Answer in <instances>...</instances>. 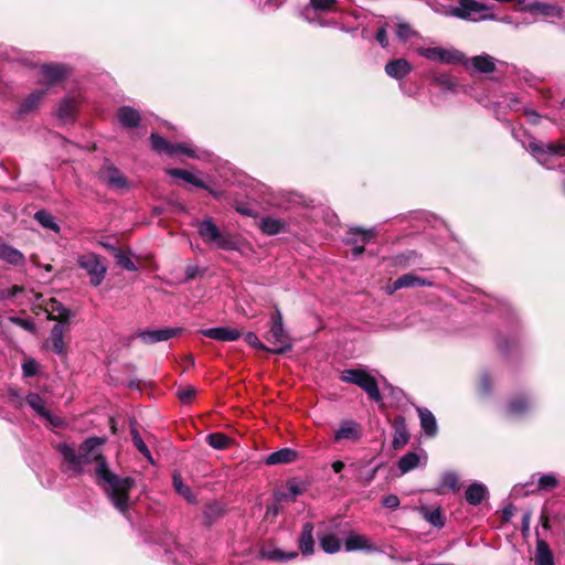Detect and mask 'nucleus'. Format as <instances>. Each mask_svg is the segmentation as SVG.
I'll return each instance as SVG.
<instances>
[{"label":"nucleus","instance_id":"obj_1","mask_svg":"<svg viewBox=\"0 0 565 565\" xmlns=\"http://www.w3.org/2000/svg\"><path fill=\"white\" fill-rule=\"evenodd\" d=\"M106 439L89 437L78 448L73 444L61 443L56 449L63 458L62 471L77 477L84 473L85 467L95 463V473L98 483L103 487L113 505L122 514L130 508L129 492L135 487V480L129 477H119L113 473L102 454V446Z\"/></svg>","mask_w":565,"mask_h":565},{"label":"nucleus","instance_id":"obj_2","mask_svg":"<svg viewBox=\"0 0 565 565\" xmlns=\"http://www.w3.org/2000/svg\"><path fill=\"white\" fill-rule=\"evenodd\" d=\"M193 226L198 228L202 241L210 246L223 250H236L238 248V244L234 237L227 232H222L212 217L195 221L193 222Z\"/></svg>","mask_w":565,"mask_h":565},{"label":"nucleus","instance_id":"obj_3","mask_svg":"<svg viewBox=\"0 0 565 565\" xmlns=\"http://www.w3.org/2000/svg\"><path fill=\"white\" fill-rule=\"evenodd\" d=\"M77 266L83 269L89 277V282L94 287H98L106 277L107 265L104 258L96 253L87 252L76 256Z\"/></svg>","mask_w":565,"mask_h":565},{"label":"nucleus","instance_id":"obj_4","mask_svg":"<svg viewBox=\"0 0 565 565\" xmlns=\"http://www.w3.org/2000/svg\"><path fill=\"white\" fill-rule=\"evenodd\" d=\"M264 338L273 345V348L268 349V351L273 353L280 354L291 350V342L284 329L282 316L279 309H276L273 313L270 318V329L266 332Z\"/></svg>","mask_w":565,"mask_h":565},{"label":"nucleus","instance_id":"obj_5","mask_svg":"<svg viewBox=\"0 0 565 565\" xmlns=\"http://www.w3.org/2000/svg\"><path fill=\"white\" fill-rule=\"evenodd\" d=\"M527 150L540 164L551 169L554 164V159L565 157V141H531Z\"/></svg>","mask_w":565,"mask_h":565},{"label":"nucleus","instance_id":"obj_6","mask_svg":"<svg viewBox=\"0 0 565 565\" xmlns=\"http://www.w3.org/2000/svg\"><path fill=\"white\" fill-rule=\"evenodd\" d=\"M341 381L352 383L361 387L369 397L375 402L381 399V393L374 376L362 369L344 370L340 376Z\"/></svg>","mask_w":565,"mask_h":565},{"label":"nucleus","instance_id":"obj_7","mask_svg":"<svg viewBox=\"0 0 565 565\" xmlns=\"http://www.w3.org/2000/svg\"><path fill=\"white\" fill-rule=\"evenodd\" d=\"M489 10V7L484 3L475 1V0H460L459 6L454 9V15L472 20H493L495 19L494 14L484 13V11Z\"/></svg>","mask_w":565,"mask_h":565},{"label":"nucleus","instance_id":"obj_8","mask_svg":"<svg viewBox=\"0 0 565 565\" xmlns=\"http://www.w3.org/2000/svg\"><path fill=\"white\" fill-rule=\"evenodd\" d=\"M150 140L152 149L158 153H166L170 157L182 153L190 158H200L189 143H171L157 134H151Z\"/></svg>","mask_w":565,"mask_h":565},{"label":"nucleus","instance_id":"obj_9","mask_svg":"<svg viewBox=\"0 0 565 565\" xmlns=\"http://www.w3.org/2000/svg\"><path fill=\"white\" fill-rule=\"evenodd\" d=\"M417 53L434 62H440L444 64H459L463 62V54L455 49H443L436 47H419Z\"/></svg>","mask_w":565,"mask_h":565},{"label":"nucleus","instance_id":"obj_10","mask_svg":"<svg viewBox=\"0 0 565 565\" xmlns=\"http://www.w3.org/2000/svg\"><path fill=\"white\" fill-rule=\"evenodd\" d=\"M181 332V328H163L158 330L140 331L137 337L146 344H154L174 338Z\"/></svg>","mask_w":565,"mask_h":565},{"label":"nucleus","instance_id":"obj_11","mask_svg":"<svg viewBox=\"0 0 565 565\" xmlns=\"http://www.w3.org/2000/svg\"><path fill=\"white\" fill-rule=\"evenodd\" d=\"M99 179L111 189L121 190L128 186L124 174L111 166H105L100 169Z\"/></svg>","mask_w":565,"mask_h":565},{"label":"nucleus","instance_id":"obj_12","mask_svg":"<svg viewBox=\"0 0 565 565\" xmlns=\"http://www.w3.org/2000/svg\"><path fill=\"white\" fill-rule=\"evenodd\" d=\"M28 405L41 417L49 420L53 426H61L62 420L58 417L53 416L46 408L45 401L36 393H30L26 396Z\"/></svg>","mask_w":565,"mask_h":565},{"label":"nucleus","instance_id":"obj_13","mask_svg":"<svg viewBox=\"0 0 565 565\" xmlns=\"http://www.w3.org/2000/svg\"><path fill=\"white\" fill-rule=\"evenodd\" d=\"M362 437L361 426L354 420H344L334 431V441L342 440L358 441Z\"/></svg>","mask_w":565,"mask_h":565},{"label":"nucleus","instance_id":"obj_14","mask_svg":"<svg viewBox=\"0 0 565 565\" xmlns=\"http://www.w3.org/2000/svg\"><path fill=\"white\" fill-rule=\"evenodd\" d=\"M45 310L49 313V320L58 321L60 324L70 323L71 319L74 316L70 309L64 307L56 299H51L47 302Z\"/></svg>","mask_w":565,"mask_h":565},{"label":"nucleus","instance_id":"obj_15","mask_svg":"<svg viewBox=\"0 0 565 565\" xmlns=\"http://www.w3.org/2000/svg\"><path fill=\"white\" fill-rule=\"evenodd\" d=\"M42 79L41 83L46 86L54 85L62 81L66 74L67 68L61 64H49L41 67Z\"/></svg>","mask_w":565,"mask_h":565},{"label":"nucleus","instance_id":"obj_16","mask_svg":"<svg viewBox=\"0 0 565 565\" xmlns=\"http://www.w3.org/2000/svg\"><path fill=\"white\" fill-rule=\"evenodd\" d=\"M345 551L353 552V551H366V552H377L379 547L371 543L367 536L351 533L348 535L344 542Z\"/></svg>","mask_w":565,"mask_h":565},{"label":"nucleus","instance_id":"obj_17","mask_svg":"<svg viewBox=\"0 0 565 565\" xmlns=\"http://www.w3.org/2000/svg\"><path fill=\"white\" fill-rule=\"evenodd\" d=\"M200 333L217 341H235L242 337L239 330L225 327L203 329Z\"/></svg>","mask_w":565,"mask_h":565},{"label":"nucleus","instance_id":"obj_18","mask_svg":"<svg viewBox=\"0 0 565 565\" xmlns=\"http://www.w3.org/2000/svg\"><path fill=\"white\" fill-rule=\"evenodd\" d=\"M64 332L65 328L63 324H55L51 329L47 339L51 350L58 355H65L67 353V347L66 343L64 342Z\"/></svg>","mask_w":565,"mask_h":565},{"label":"nucleus","instance_id":"obj_19","mask_svg":"<svg viewBox=\"0 0 565 565\" xmlns=\"http://www.w3.org/2000/svg\"><path fill=\"white\" fill-rule=\"evenodd\" d=\"M465 66H471L476 71L480 73H493L495 71V62L494 58L488 54H482L475 56L470 60H466L463 57V62H461Z\"/></svg>","mask_w":565,"mask_h":565},{"label":"nucleus","instance_id":"obj_20","mask_svg":"<svg viewBox=\"0 0 565 565\" xmlns=\"http://www.w3.org/2000/svg\"><path fill=\"white\" fill-rule=\"evenodd\" d=\"M46 94L45 89H36L28 95L20 104L18 114L25 115L36 109Z\"/></svg>","mask_w":565,"mask_h":565},{"label":"nucleus","instance_id":"obj_21","mask_svg":"<svg viewBox=\"0 0 565 565\" xmlns=\"http://www.w3.org/2000/svg\"><path fill=\"white\" fill-rule=\"evenodd\" d=\"M299 548L303 555H311L315 551L313 524L310 522L305 523L302 526Z\"/></svg>","mask_w":565,"mask_h":565},{"label":"nucleus","instance_id":"obj_22","mask_svg":"<svg viewBox=\"0 0 565 565\" xmlns=\"http://www.w3.org/2000/svg\"><path fill=\"white\" fill-rule=\"evenodd\" d=\"M411 70L412 66L405 58L391 61L385 66L386 74L396 79L405 77Z\"/></svg>","mask_w":565,"mask_h":565},{"label":"nucleus","instance_id":"obj_23","mask_svg":"<svg viewBox=\"0 0 565 565\" xmlns=\"http://www.w3.org/2000/svg\"><path fill=\"white\" fill-rule=\"evenodd\" d=\"M258 227L266 235H276L286 231L287 223L280 218L263 217L258 223Z\"/></svg>","mask_w":565,"mask_h":565},{"label":"nucleus","instance_id":"obj_24","mask_svg":"<svg viewBox=\"0 0 565 565\" xmlns=\"http://www.w3.org/2000/svg\"><path fill=\"white\" fill-rule=\"evenodd\" d=\"M433 282L428 281L424 278H420L414 274H405L398 277L393 282V290H398L402 288L416 287V286H431Z\"/></svg>","mask_w":565,"mask_h":565},{"label":"nucleus","instance_id":"obj_25","mask_svg":"<svg viewBox=\"0 0 565 565\" xmlns=\"http://www.w3.org/2000/svg\"><path fill=\"white\" fill-rule=\"evenodd\" d=\"M117 117L119 124L126 128L136 127L140 121L139 113L128 106L119 108Z\"/></svg>","mask_w":565,"mask_h":565},{"label":"nucleus","instance_id":"obj_26","mask_svg":"<svg viewBox=\"0 0 565 565\" xmlns=\"http://www.w3.org/2000/svg\"><path fill=\"white\" fill-rule=\"evenodd\" d=\"M535 565H554V557L548 544L539 540L536 543Z\"/></svg>","mask_w":565,"mask_h":565},{"label":"nucleus","instance_id":"obj_27","mask_svg":"<svg viewBox=\"0 0 565 565\" xmlns=\"http://www.w3.org/2000/svg\"><path fill=\"white\" fill-rule=\"evenodd\" d=\"M297 458V454L295 450L290 448H282L278 451L270 454L266 458L267 465H279V463H289L292 462Z\"/></svg>","mask_w":565,"mask_h":565},{"label":"nucleus","instance_id":"obj_28","mask_svg":"<svg viewBox=\"0 0 565 565\" xmlns=\"http://www.w3.org/2000/svg\"><path fill=\"white\" fill-rule=\"evenodd\" d=\"M487 494V488L482 483L475 482L466 490V500L471 505H478Z\"/></svg>","mask_w":565,"mask_h":565},{"label":"nucleus","instance_id":"obj_29","mask_svg":"<svg viewBox=\"0 0 565 565\" xmlns=\"http://www.w3.org/2000/svg\"><path fill=\"white\" fill-rule=\"evenodd\" d=\"M418 415L425 434L428 436H435L437 433V424L433 413L427 408H418Z\"/></svg>","mask_w":565,"mask_h":565},{"label":"nucleus","instance_id":"obj_30","mask_svg":"<svg viewBox=\"0 0 565 565\" xmlns=\"http://www.w3.org/2000/svg\"><path fill=\"white\" fill-rule=\"evenodd\" d=\"M262 558L273 561V562H282L289 561L297 556L296 552L285 553L279 548H263L260 551Z\"/></svg>","mask_w":565,"mask_h":565},{"label":"nucleus","instance_id":"obj_31","mask_svg":"<svg viewBox=\"0 0 565 565\" xmlns=\"http://www.w3.org/2000/svg\"><path fill=\"white\" fill-rule=\"evenodd\" d=\"M77 103L74 98H64L58 107L57 116L64 121L72 120L76 111Z\"/></svg>","mask_w":565,"mask_h":565},{"label":"nucleus","instance_id":"obj_32","mask_svg":"<svg viewBox=\"0 0 565 565\" xmlns=\"http://www.w3.org/2000/svg\"><path fill=\"white\" fill-rule=\"evenodd\" d=\"M0 258L12 265H20L24 257L22 253L9 245H0Z\"/></svg>","mask_w":565,"mask_h":565},{"label":"nucleus","instance_id":"obj_33","mask_svg":"<svg viewBox=\"0 0 565 565\" xmlns=\"http://www.w3.org/2000/svg\"><path fill=\"white\" fill-rule=\"evenodd\" d=\"M168 173L172 177L180 178L184 180L185 182H189L198 188L206 189V184L200 180L196 175H194L192 172L183 169H170L168 170Z\"/></svg>","mask_w":565,"mask_h":565},{"label":"nucleus","instance_id":"obj_34","mask_svg":"<svg viewBox=\"0 0 565 565\" xmlns=\"http://www.w3.org/2000/svg\"><path fill=\"white\" fill-rule=\"evenodd\" d=\"M530 11L540 12L546 17H562V9L555 4L544 3V2H534L529 7Z\"/></svg>","mask_w":565,"mask_h":565},{"label":"nucleus","instance_id":"obj_35","mask_svg":"<svg viewBox=\"0 0 565 565\" xmlns=\"http://www.w3.org/2000/svg\"><path fill=\"white\" fill-rule=\"evenodd\" d=\"M420 458L416 452L404 455L398 461V469L402 473H406L419 466Z\"/></svg>","mask_w":565,"mask_h":565},{"label":"nucleus","instance_id":"obj_36","mask_svg":"<svg viewBox=\"0 0 565 565\" xmlns=\"http://www.w3.org/2000/svg\"><path fill=\"white\" fill-rule=\"evenodd\" d=\"M303 492V488L295 482L290 481L287 484L286 491H279L277 492V499L278 500H285V501H294L298 495H300Z\"/></svg>","mask_w":565,"mask_h":565},{"label":"nucleus","instance_id":"obj_37","mask_svg":"<svg viewBox=\"0 0 565 565\" xmlns=\"http://www.w3.org/2000/svg\"><path fill=\"white\" fill-rule=\"evenodd\" d=\"M530 408V403L524 397L513 398L508 405V413L512 416H519L526 413Z\"/></svg>","mask_w":565,"mask_h":565},{"label":"nucleus","instance_id":"obj_38","mask_svg":"<svg viewBox=\"0 0 565 565\" xmlns=\"http://www.w3.org/2000/svg\"><path fill=\"white\" fill-rule=\"evenodd\" d=\"M320 545L326 553H337L340 551L341 542L333 534H327L320 539Z\"/></svg>","mask_w":565,"mask_h":565},{"label":"nucleus","instance_id":"obj_39","mask_svg":"<svg viewBox=\"0 0 565 565\" xmlns=\"http://www.w3.org/2000/svg\"><path fill=\"white\" fill-rule=\"evenodd\" d=\"M173 487L175 491L182 495L186 501L194 502L195 497L193 495L191 489L185 486L182 481V478L179 473L173 475Z\"/></svg>","mask_w":565,"mask_h":565},{"label":"nucleus","instance_id":"obj_40","mask_svg":"<svg viewBox=\"0 0 565 565\" xmlns=\"http://www.w3.org/2000/svg\"><path fill=\"white\" fill-rule=\"evenodd\" d=\"M34 217L43 227L52 230L56 233L60 231V226L56 224L54 217L50 213L45 211H38Z\"/></svg>","mask_w":565,"mask_h":565},{"label":"nucleus","instance_id":"obj_41","mask_svg":"<svg viewBox=\"0 0 565 565\" xmlns=\"http://www.w3.org/2000/svg\"><path fill=\"white\" fill-rule=\"evenodd\" d=\"M445 489L452 491L459 489V478L455 472H445L443 475L439 493H444Z\"/></svg>","mask_w":565,"mask_h":565},{"label":"nucleus","instance_id":"obj_42","mask_svg":"<svg viewBox=\"0 0 565 565\" xmlns=\"http://www.w3.org/2000/svg\"><path fill=\"white\" fill-rule=\"evenodd\" d=\"M206 439L209 445L215 449H225L231 444V439L222 433L210 434Z\"/></svg>","mask_w":565,"mask_h":565},{"label":"nucleus","instance_id":"obj_43","mask_svg":"<svg viewBox=\"0 0 565 565\" xmlns=\"http://www.w3.org/2000/svg\"><path fill=\"white\" fill-rule=\"evenodd\" d=\"M113 252H114V256H115L117 265H119L124 269H127V270H130V271L137 270V266L130 259L128 254L121 252L118 248H113Z\"/></svg>","mask_w":565,"mask_h":565},{"label":"nucleus","instance_id":"obj_44","mask_svg":"<svg viewBox=\"0 0 565 565\" xmlns=\"http://www.w3.org/2000/svg\"><path fill=\"white\" fill-rule=\"evenodd\" d=\"M558 486V480L555 475H543L539 478V490H553Z\"/></svg>","mask_w":565,"mask_h":565},{"label":"nucleus","instance_id":"obj_45","mask_svg":"<svg viewBox=\"0 0 565 565\" xmlns=\"http://www.w3.org/2000/svg\"><path fill=\"white\" fill-rule=\"evenodd\" d=\"M131 436H132V443L134 445L136 446V448L147 458L151 461V454H150V450L148 449L146 443L142 440L141 436L139 435V433L132 428L131 429Z\"/></svg>","mask_w":565,"mask_h":565},{"label":"nucleus","instance_id":"obj_46","mask_svg":"<svg viewBox=\"0 0 565 565\" xmlns=\"http://www.w3.org/2000/svg\"><path fill=\"white\" fill-rule=\"evenodd\" d=\"M395 34L401 41H407L416 34V32L407 23H398L395 29Z\"/></svg>","mask_w":565,"mask_h":565},{"label":"nucleus","instance_id":"obj_47","mask_svg":"<svg viewBox=\"0 0 565 565\" xmlns=\"http://www.w3.org/2000/svg\"><path fill=\"white\" fill-rule=\"evenodd\" d=\"M424 518L426 521H428L434 526H437V527L444 526V518H443L439 509L426 511L424 513Z\"/></svg>","mask_w":565,"mask_h":565},{"label":"nucleus","instance_id":"obj_48","mask_svg":"<svg viewBox=\"0 0 565 565\" xmlns=\"http://www.w3.org/2000/svg\"><path fill=\"white\" fill-rule=\"evenodd\" d=\"M311 6L320 11H334L337 0H310Z\"/></svg>","mask_w":565,"mask_h":565},{"label":"nucleus","instance_id":"obj_49","mask_svg":"<svg viewBox=\"0 0 565 565\" xmlns=\"http://www.w3.org/2000/svg\"><path fill=\"white\" fill-rule=\"evenodd\" d=\"M9 321L21 327L22 329L34 332L35 331V324L31 319H22L19 317H10Z\"/></svg>","mask_w":565,"mask_h":565},{"label":"nucleus","instance_id":"obj_50","mask_svg":"<svg viewBox=\"0 0 565 565\" xmlns=\"http://www.w3.org/2000/svg\"><path fill=\"white\" fill-rule=\"evenodd\" d=\"M196 391L192 386L183 387L178 391V396L182 403H190L195 396Z\"/></svg>","mask_w":565,"mask_h":565},{"label":"nucleus","instance_id":"obj_51","mask_svg":"<svg viewBox=\"0 0 565 565\" xmlns=\"http://www.w3.org/2000/svg\"><path fill=\"white\" fill-rule=\"evenodd\" d=\"M222 514V508L217 503L209 504L205 508L204 516L211 521L214 518H217Z\"/></svg>","mask_w":565,"mask_h":565},{"label":"nucleus","instance_id":"obj_52","mask_svg":"<svg viewBox=\"0 0 565 565\" xmlns=\"http://www.w3.org/2000/svg\"><path fill=\"white\" fill-rule=\"evenodd\" d=\"M245 341L253 348L268 351V348L260 342V340L254 332H248L245 335Z\"/></svg>","mask_w":565,"mask_h":565},{"label":"nucleus","instance_id":"obj_53","mask_svg":"<svg viewBox=\"0 0 565 565\" xmlns=\"http://www.w3.org/2000/svg\"><path fill=\"white\" fill-rule=\"evenodd\" d=\"M24 376H34L38 373V363L34 360H28L22 364Z\"/></svg>","mask_w":565,"mask_h":565},{"label":"nucleus","instance_id":"obj_54","mask_svg":"<svg viewBox=\"0 0 565 565\" xmlns=\"http://www.w3.org/2000/svg\"><path fill=\"white\" fill-rule=\"evenodd\" d=\"M350 232L352 234H355V233L362 234V241L365 243L371 241L375 236V231L373 228L362 230V228L355 227V228H351Z\"/></svg>","mask_w":565,"mask_h":565},{"label":"nucleus","instance_id":"obj_55","mask_svg":"<svg viewBox=\"0 0 565 565\" xmlns=\"http://www.w3.org/2000/svg\"><path fill=\"white\" fill-rule=\"evenodd\" d=\"M382 504L388 509H396L399 505V499L395 494H388L383 499Z\"/></svg>","mask_w":565,"mask_h":565},{"label":"nucleus","instance_id":"obj_56","mask_svg":"<svg viewBox=\"0 0 565 565\" xmlns=\"http://www.w3.org/2000/svg\"><path fill=\"white\" fill-rule=\"evenodd\" d=\"M21 291H22V288L19 286H12L11 288H9L7 290H0V300L13 298Z\"/></svg>","mask_w":565,"mask_h":565},{"label":"nucleus","instance_id":"obj_57","mask_svg":"<svg viewBox=\"0 0 565 565\" xmlns=\"http://www.w3.org/2000/svg\"><path fill=\"white\" fill-rule=\"evenodd\" d=\"M436 81L439 84V86L444 89L452 90L455 88V83L447 75H441L437 77Z\"/></svg>","mask_w":565,"mask_h":565},{"label":"nucleus","instance_id":"obj_58","mask_svg":"<svg viewBox=\"0 0 565 565\" xmlns=\"http://www.w3.org/2000/svg\"><path fill=\"white\" fill-rule=\"evenodd\" d=\"M376 40L381 44L382 47H386L388 45L387 34L385 28H380L376 32Z\"/></svg>","mask_w":565,"mask_h":565},{"label":"nucleus","instance_id":"obj_59","mask_svg":"<svg viewBox=\"0 0 565 565\" xmlns=\"http://www.w3.org/2000/svg\"><path fill=\"white\" fill-rule=\"evenodd\" d=\"M531 516V512L524 513L522 518V532H527L530 530Z\"/></svg>","mask_w":565,"mask_h":565},{"label":"nucleus","instance_id":"obj_60","mask_svg":"<svg viewBox=\"0 0 565 565\" xmlns=\"http://www.w3.org/2000/svg\"><path fill=\"white\" fill-rule=\"evenodd\" d=\"M344 463L340 460H337L332 463V469L334 472L339 473L343 470Z\"/></svg>","mask_w":565,"mask_h":565},{"label":"nucleus","instance_id":"obj_61","mask_svg":"<svg viewBox=\"0 0 565 565\" xmlns=\"http://www.w3.org/2000/svg\"><path fill=\"white\" fill-rule=\"evenodd\" d=\"M540 521H541V524L544 529H550V523H548V516L542 512L541 516H540Z\"/></svg>","mask_w":565,"mask_h":565},{"label":"nucleus","instance_id":"obj_62","mask_svg":"<svg viewBox=\"0 0 565 565\" xmlns=\"http://www.w3.org/2000/svg\"><path fill=\"white\" fill-rule=\"evenodd\" d=\"M513 509L514 508L512 505H510L503 510V516L505 520H509L513 515Z\"/></svg>","mask_w":565,"mask_h":565},{"label":"nucleus","instance_id":"obj_63","mask_svg":"<svg viewBox=\"0 0 565 565\" xmlns=\"http://www.w3.org/2000/svg\"><path fill=\"white\" fill-rule=\"evenodd\" d=\"M482 390L487 393L490 390V381L487 376H483L481 380Z\"/></svg>","mask_w":565,"mask_h":565},{"label":"nucleus","instance_id":"obj_64","mask_svg":"<svg viewBox=\"0 0 565 565\" xmlns=\"http://www.w3.org/2000/svg\"><path fill=\"white\" fill-rule=\"evenodd\" d=\"M185 274H186V277L189 279H192V278L195 277L196 268L195 267H188Z\"/></svg>","mask_w":565,"mask_h":565}]
</instances>
